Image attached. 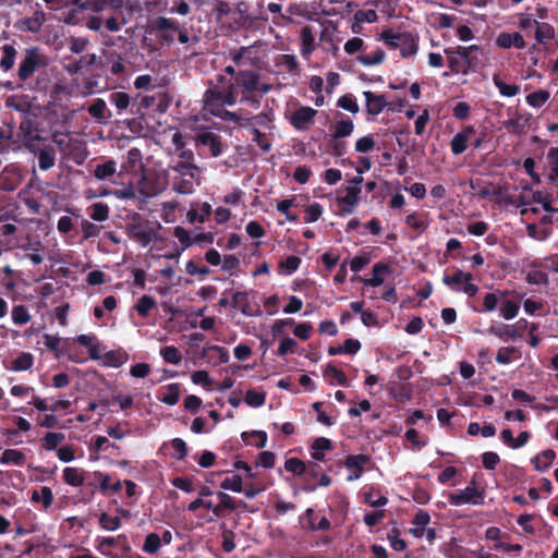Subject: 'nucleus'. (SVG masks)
<instances>
[{"mask_svg": "<svg viewBox=\"0 0 558 558\" xmlns=\"http://www.w3.org/2000/svg\"><path fill=\"white\" fill-rule=\"evenodd\" d=\"M172 189L179 194H192L195 184H199V168L190 161H178L170 166Z\"/></svg>", "mask_w": 558, "mask_h": 558, "instance_id": "1", "label": "nucleus"}, {"mask_svg": "<svg viewBox=\"0 0 558 558\" xmlns=\"http://www.w3.org/2000/svg\"><path fill=\"white\" fill-rule=\"evenodd\" d=\"M48 65L47 57L38 47L25 49V53L21 59L17 68V77L23 83L20 87L28 83V81Z\"/></svg>", "mask_w": 558, "mask_h": 558, "instance_id": "2", "label": "nucleus"}, {"mask_svg": "<svg viewBox=\"0 0 558 558\" xmlns=\"http://www.w3.org/2000/svg\"><path fill=\"white\" fill-rule=\"evenodd\" d=\"M380 39L392 49H400L403 58H409L417 52V39L408 32L397 33L391 28L384 29Z\"/></svg>", "mask_w": 558, "mask_h": 558, "instance_id": "3", "label": "nucleus"}, {"mask_svg": "<svg viewBox=\"0 0 558 558\" xmlns=\"http://www.w3.org/2000/svg\"><path fill=\"white\" fill-rule=\"evenodd\" d=\"M204 109L215 117L223 116L225 106H234L238 101L233 92H223L214 85L206 89L203 96Z\"/></svg>", "mask_w": 558, "mask_h": 558, "instance_id": "4", "label": "nucleus"}, {"mask_svg": "<svg viewBox=\"0 0 558 558\" xmlns=\"http://www.w3.org/2000/svg\"><path fill=\"white\" fill-rule=\"evenodd\" d=\"M125 232L130 239L137 242L142 247H147L156 238V230L148 221L143 222L140 214H135L125 226Z\"/></svg>", "mask_w": 558, "mask_h": 558, "instance_id": "5", "label": "nucleus"}, {"mask_svg": "<svg viewBox=\"0 0 558 558\" xmlns=\"http://www.w3.org/2000/svg\"><path fill=\"white\" fill-rule=\"evenodd\" d=\"M44 344L46 348L52 352L54 357L60 359L63 355H66L70 361L75 363H82L84 360L78 357L76 354V348L73 342L69 340L62 341V339L58 336L45 333L43 336Z\"/></svg>", "mask_w": 558, "mask_h": 558, "instance_id": "6", "label": "nucleus"}, {"mask_svg": "<svg viewBox=\"0 0 558 558\" xmlns=\"http://www.w3.org/2000/svg\"><path fill=\"white\" fill-rule=\"evenodd\" d=\"M475 481L472 480L470 485L464 489L457 490L456 493H451L448 496L449 504L452 506H461V505H482L485 492L484 489H478L475 487Z\"/></svg>", "mask_w": 558, "mask_h": 558, "instance_id": "7", "label": "nucleus"}, {"mask_svg": "<svg viewBox=\"0 0 558 558\" xmlns=\"http://www.w3.org/2000/svg\"><path fill=\"white\" fill-rule=\"evenodd\" d=\"M153 29L161 46H170L179 32V22L173 19L159 16L154 21Z\"/></svg>", "mask_w": 558, "mask_h": 558, "instance_id": "8", "label": "nucleus"}, {"mask_svg": "<svg viewBox=\"0 0 558 558\" xmlns=\"http://www.w3.org/2000/svg\"><path fill=\"white\" fill-rule=\"evenodd\" d=\"M236 96L239 94H251L259 88V73L253 70L238 71L234 84Z\"/></svg>", "mask_w": 558, "mask_h": 558, "instance_id": "9", "label": "nucleus"}, {"mask_svg": "<svg viewBox=\"0 0 558 558\" xmlns=\"http://www.w3.org/2000/svg\"><path fill=\"white\" fill-rule=\"evenodd\" d=\"M529 326V323L526 319H520L515 325H507V324H498V325H492L487 332L494 336L499 337L500 339L507 340V339H517L521 338L524 333V330Z\"/></svg>", "mask_w": 558, "mask_h": 558, "instance_id": "10", "label": "nucleus"}, {"mask_svg": "<svg viewBox=\"0 0 558 558\" xmlns=\"http://www.w3.org/2000/svg\"><path fill=\"white\" fill-rule=\"evenodd\" d=\"M371 460V456L364 453L347 456L342 462V464L351 471L347 481L353 482L359 480L365 471V465L368 464Z\"/></svg>", "mask_w": 558, "mask_h": 558, "instance_id": "11", "label": "nucleus"}, {"mask_svg": "<svg viewBox=\"0 0 558 558\" xmlns=\"http://www.w3.org/2000/svg\"><path fill=\"white\" fill-rule=\"evenodd\" d=\"M476 134V130L473 125H465L458 132L450 142L451 153L456 156L463 154L468 148V143Z\"/></svg>", "mask_w": 558, "mask_h": 558, "instance_id": "12", "label": "nucleus"}, {"mask_svg": "<svg viewBox=\"0 0 558 558\" xmlns=\"http://www.w3.org/2000/svg\"><path fill=\"white\" fill-rule=\"evenodd\" d=\"M316 114L317 111L315 109L311 107H301L292 113L290 123L294 129L305 131L314 123Z\"/></svg>", "mask_w": 558, "mask_h": 558, "instance_id": "13", "label": "nucleus"}, {"mask_svg": "<svg viewBox=\"0 0 558 558\" xmlns=\"http://www.w3.org/2000/svg\"><path fill=\"white\" fill-rule=\"evenodd\" d=\"M250 294L246 291H236L232 293L231 306L239 310L244 316H254L260 313L258 305H252Z\"/></svg>", "mask_w": 558, "mask_h": 558, "instance_id": "14", "label": "nucleus"}, {"mask_svg": "<svg viewBox=\"0 0 558 558\" xmlns=\"http://www.w3.org/2000/svg\"><path fill=\"white\" fill-rule=\"evenodd\" d=\"M20 131L23 134L25 146L33 153L36 151V144L41 141V136L37 134V128L29 118L22 120Z\"/></svg>", "mask_w": 558, "mask_h": 558, "instance_id": "15", "label": "nucleus"}, {"mask_svg": "<svg viewBox=\"0 0 558 558\" xmlns=\"http://www.w3.org/2000/svg\"><path fill=\"white\" fill-rule=\"evenodd\" d=\"M217 498L219 499V504L216 505V517L222 518L226 515V511H234L238 508H246V504L242 500H235L229 494L223 492L217 493Z\"/></svg>", "mask_w": 558, "mask_h": 558, "instance_id": "16", "label": "nucleus"}, {"mask_svg": "<svg viewBox=\"0 0 558 558\" xmlns=\"http://www.w3.org/2000/svg\"><path fill=\"white\" fill-rule=\"evenodd\" d=\"M196 142L208 147L213 157H218L222 153L220 136L216 133L209 131L201 132L196 136Z\"/></svg>", "mask_w": 558, "mask_h": 558, "instance_id": "17", "label": "nucleus"}, {"mask_svg": "<svg viewBox=\"0 0 558 558\" xmlns=\"http://www.w3.org/2000/svg\"><path fill=\"white\" fill-rule=\"evenodd\" d=\"M46 21V15L43 11H35L32 16H26L17 22V27L23 32L38 33Z\"/></svg>", "mask_w": 558, "mask_h": 558, "instance_id": "18", "label": "nucleus"}, {"mask_svg": "<svg viewBox=\"0 0 558 558\" xmlns=\"http://www.w3.org/2000/svg\"><path fill=\"white\" fill-rule=\"evenodd\" d=\"M496 44L499 48L509 49L514 47L517 49H524L526 47V43L524 37L518 33H507L502 32L497 36Z\"/></svg>", "mask_w": 558, "mask_h": 558, "instance_id": "19", "label": "nucleus"}, {"mask_svg": "<svg viewBox=\"0 0 558 558\" xmlns=\"http://www.w3.org/2000/svg\"><path fill=\"white\" fill-rule=\"evenodd\" d=\"M345 195L338 198V203L342 205L341 214H352L354 207L360 202L361 189L357 186H348Z\"/></svg>", "mask_w": 558, "mask_h": 558, "instance_id": "20", "label": "nucleus"}, {"mask_svg": "<svg viewBox=\"0 0 558 558\" xmlns=\"http://www.w3.org/2000/svg\"><path fill=\"white\" fill-rule=\"evenodd\" d=\"M366 101V111L371 116L379 114L388 105L385 95H376L371 90L363 93Z\"/></svg>", "mask_w": 558, "mask_h": 558, "instance_id": "21", "label": "nucleus"}, {"mask_svg": "<svg viewBox=\"0 0 558 558\" xmlns=\"http://www.w3.org/2000/svg\"><path fill=\"white\" fill-rule=\"evenodd\" d=\"M104 66L112 75L120 76L125 72L124 59L117 51H107L105 53Z\"/></svg>", "mask_w": 558, "mask_h": 558, "instance_id": "22", "label": "nucleus"}, {"mask_svg": "<svg viewBox=\"0 0 558 558\" xmlns=\"http://www.w3.org/2000/svg\"><path fill=\"white\" fill-rule=\"evenodd\" d=\"M530 121V116L524 117L515 112L514 117L504 122V128L509 134L522 135L525 133V128Z\"/></svg>", "mask_w": 558, "mask_h": 558, "instance_id": "23", "label": "nucleus"}, {"mask_svg": "<svg viewBox=\"0 0 558 558\" xmlns=\"http://www.w3.org/2000/svg\"><path fill=\"white\" fill-rule=\"evenodd\" d=\"M180 384H169L158 391V400L167 405H174L180 399Z\"/></svg>", "mask_w": 558, "mask_h": 558, "instance_id": "24", "label": "nucleus"}, {"mask_svg": "<svg viewBox=\"0 0 558 558\" xmlns=\"http://www.w3.org/2000/svg\"><path fill=\"white\" fill-rule=\"evenodd\" d=\"M38 157V167L43 171H47L54 166L56 162V149L52 146H45L44 148H37L34 153Z\"/></svg>", "mask_w": 558, "mask_h": 558, "instance_id": "25", "label": "nucleus"}, {"mask_svg": "<svg viewBox=\"0 0 558 558\" xmlns=\"http://www.w3.org/2000/svg\"><path fill=\"white\" fill-rule=\"evenodd\" d=\"M391 268L385 263H376L373 266L372 278L363 279V283L369 287H379L384 283V275L390 274Z\"/></svg>", "mask_w": 558, "mask_h": 558, "instance_id": "26", "label": "nucleus"}, {"mask_svg": "<svg viewBox=\"0 0 558 558\" xmlns=\"http://www.w3.org/2000/svg\"><path fill=\"white\" fill-rule=\"evenodd\" d=\"M0 69L3 72H9L13 69L17 57V50L13 45L5 44L1 48Z\"/></svg>", "mask_w": 558, "mask_h": 558, "instance_id": "27", "label": "nucleus"}, {"mask_svg": "<svg viewBox=\"0 0 558 558\" xmlns=\"http://www.w3.org/2000/svg\"><path fill=\"white\" fill-rule=\"evenodd\" d=\"M311 448V457L315 461L323 462L326 460L324 451L332 449V441L326 437H318L313 441Z\"/></svg>", "mask_w": 558, "mask_h": 558, "instance_id": "28", "label": "nucleus"}, {"mask_svg": "<svg viewBox=\"0 0 558 558\" xmlns=\"http://www.w3.org/2000/svg\"><path fill=\"white\" fill-rule=\"evenodd\" d=\"M25 462V453L17 449H5L0 457L1 464L23 466Z\"/></svg>", "mask_w": 558, "mask_h": 558, "instance_id": "29", "label": "nucleus"}, {"mask_svg": "<svg viewBox=\"0 0 558 558\" xmlns=\"http://www.w3.org/2000/svg\"><path fill=\"white\" fill-rule=\"evenodd\" d=\"M535 27V40L538 44L546 45L547 40L555 39L556 32L551 24L547 22H537Z\"/></svg>", "mask_w": 558, "mask_h": 558, "instance_id": "30", "label": "nucleus"}, {"mask_svg": "<svg viewBox=\"0 0 558 558\" xmlns=\"http://www.w3.org/2000/svg\"><path fill=\"white\" fill-rule=\"evenodd\" d=\"M556 458V452L553 449H546L541 453L536 454L532 459V463L537 471H546Z\"/></svg>", "mask_w": 558, "mask_h": 558, "instance_id": "31", "label": "nucleus"}, {"mask_svg": "<svg viewBox=\"0 0 558 558\" xmlns=\"http://www.w3.org/2000/svg\"><path fill=\"white\" fill-rule=\"evenodd\" d=\"M53 499V493L48 486H43L39 490L34 489L31 496V500L33 502H41L45 510L52 506Z\"/></svg>", "mask_w": 558, "mask_h": 558, "instance_id": "32", "label": "nucleus"}, {"mask_svg": "<svg viewBox=\"0 0 558 558\" xmlns=\"http://www.w3.org/2000/svg\"><path fill=\"white\" fill-rule=\"evenodd\" d=\"M241 437L246 445H253L259 449L267 445V434L264 430L243 432Z\"/></svg>", "mask_w": 558, "mask_h": 558, "instance_id": "33", "label": "nucleus"}, {"mask_svg": "<svg viewBox=\"0 0 558 558\" xmlns=\"http://www.w3.org/2000/svg\"><path fill=\"white\" fill-rule=\"evenodd\" d=\"M87 111L98 122H105L110 118V114H107V105L102 98H96L87 108Z\"/></svg>", "mask_w": 558, "mask_h": 558, "instance_id": "34", "label": "nucleus"}, {"mask_svg": "<svg viewBox=\"0 0 558 558\" xmlns=\"http://www.w3.org/2000/svg\"><path fill=\"white\" fill-rule=\"evenodd\" d=\"M465 281H472V274L465 272L461 269H457L453 275H445L442 282L451 289H456L457 286H463Z\"/></svg>", "mask_w": 558, "mask_h": 558, "instance_id": "35", "label": "nucleus"}, {"mask_svg": "<svg viewBox=\"0 0 558 558\" xmlns=\"http://www.w3.org/2000/svg\"><path fill=\"white\" fill-rule=\"evenodd\" d=\"M301 52L303 56H308L315 48V35L311 26H304L301 31Z\"/></svg>", "mask_w": 558, "mask_h": 558, "instance_id": "36", "label": "nucleus"}, {"mask_svg": "<svg viewBox=\"0 0 558 558\" xmlns=\"http://www.w3.org/2000/svg\"><path fill=\"white\" fill-rule=\"evenodd\" d=\"M34 365V356L29 352H22L11 362L10 369L14 372L28 371Z\"/></svg>", "mask_w": 558, "mask_h": 558, "instance_id": "37", "label": "nucleus"}, {"mask_svg": "<svg viewBox=\"0 0 558 558\" xmlns=\"http://www.w3.org/2000/svg\"><path fill=\"white\" fill-rule=\"evenodd\" d=\"M63 481L71 486L78 487L84 484V472L77 468L66 466L63 470Z\"/></svg>", "mask_w": 558, "mask_h": 558, "instance_id": "38", "label": "nucleus"}, {"mask_svg": "<svg viewBox=\"0 0 558 558\" xmlns=\"http://www.w3.org/2000/svg\"><path fill=\"white\" fill-rule=\"evenodd\" d=\"M354 130L353 121L350 118L341 119L335 124V132L332 137L335 140H340L347 136H350Z\"/></svg>", "mask_w": 558, "mask_h": 558, "instance_id": "39", "label": "nucleus"}, {"mask_svg": "<svg viewBox=\"0 0 558 558\" xmlns=\"http://www.w3.org/2000/svg\"><path fill=\"white\" fill-rule=\"evenodd\" d=\"M157 306L155 299L150 295H143L138 299L134 308L143 318L147 317L153 308Z\"/></svg>", "mask_w": 558, "mask_h": 558, "instance_id": "40", "label": "nucleus"}, {"mask_svg": "<svg viewBox=\"0 0 558 558\" xmlns=\"http://www.w3.org/2000/svg\"><path fill=\"white\" fill-rule=\"evenodd\" d=\"M109 101L113 106H116L119 113L126 110L131 105V98L128 93L124 92H113L109 95Z\"/></svg>", "mask_w": 558, "mask_h": 558, "instance_id": "41", "label": "nucleus"}, {"mask_svg": "<svg viewBox=\"0 0 558 558\" xmlns=\"http://www.w3.org/2000/svg\"><path fill=\"white\" fill-rule=\"evenodd\" d=\"M494 85L498 88L499 93L505 97H513L520 92L517 84H506L498 74L493 76Z\"/></svg>", "mask_w": 558, "mask_h": 558, "instance_id": "42", "label": "nucleus"}, {"mask_svg": "<svg viewBox=\"0 0 558 558\" xmlns=\"http://www.w3.org/2000/svg\"><path fill=\"white\" fill-rule=\"evenodd\" d=\"M301 263L302 259L299 256L290 255L279 263V271L286 276H290L299 269Z\"/></svg>", "mask_w": 558, "mask_h": 558, "instance_id": "43", "label": "nucleus"}, {"mask_svg": "<svg viewBox=\"0 0 558 558\" xmlns=\"http://www.w3.org/2000/svg\"><path fill=\"white\" fill-rule=\"evenodd\" d=\"M117 163L114 160H107L104 163L97 165L94 170V175L98 180H106L116 173Z\"/></svg>", "mask_w": 558, "mask_h": 558, "instance_id": "44", "label": "nucleus"}, {"mask_svg": "<svg viewBox=\"0 0 558 558\" xmlns=\"http://www.w3.org/2000/svg\"><path fill=\"white\" fill-rule=\"evenodd\" d=\"M244 402L252 408H260L266 402V392L248 389L244 396Z\"/></svg>", "mask_w": 558, "mask_h": 558, "instance_id": "45", "label": "nucleus"}, {"mask_svg": "<svg viewBox=\"0 0 558 558\" xmlns=\"http://www.w3.org/2000/svg\"><path fill=\"white\" fill-rule=\"evenodd\" d=\"M324 376L329 380L330 384L336 381L340 386L347 385V376L343 371L337 368L332 364H328L324 371Z\"/></svg>", "mask_w": 558, "mask_h": 558, "instance_id": "46", "label": "nucleus"}, {"mask_svg": "<svg viewBox=\"0 0 558 558\" xmlns=\"http://www.w3.org/2000/svg\"><path fill=\"white\" fill-rule=\"evenodd\" d=\"M385 51L381 48H377L375 51L359 56L357 60L366 66L380 64L385 60Z\"/></svg>", "mask_w": 558, "mask_h": 558, "instance_id": "47", "label": "nucleus"}, {"mask_svg": "<svg viewBox=\"0 0 558 558\" xmlns=\"http://www.w3.org/2000/svg\"><path fill=\"white\" fill-rule=\"evenodd\" d=\"M160 355L166 363L179 364L182 361V354L180 350L174 345H166L161 348Z\"/></svg>", "mask_w": 558, "mask_h": 558, "instance_id": "48", "label": "nucleus"}, {"mask_svg": "<svg viewBox=\"0 0 558 558\" xmlns=\"http://www.w3.org/2000/svg\"><path fill=\"white\" fill-rule=\"evenodd\" d=\"M550 94L548 90L538 89L526 96V102L533 108H541L549 99Z\"/></svg>", "mask_w": 558, "mask_h": 558, "instance_id": "49", "label": "nucleus"}, {"mask_svg": "<svg viewBox=\"0 0 558 558\" xmlns=\"http://www.w3.org/2000/svg\"><path fill=\"white\" fill-rule=\"evenodd\" d=\"M11 315L13 323L19 326L27 324L32 318L28 310L24 305L13 306Z\"/></svg>", "mask_w": 558, "mask_h": 558, "instance_id": "50", "label": "nucleus"}, {"mask_svg": "<svg viewBox=\"0 0 558 558\" xmlns=\"http://www.w3.org/2000/svg\"><path fill=\"white\" fill-rule=\"evenodd\" d=\"M220 487L225 490H231L234 493H242L243 490V480L242 476L235 474L231 477H226L221 483Z\"/></svg>", "mask_w": 558, "mask_h": 558, "instance_id": "51", "label": "nucleus"}, {"mask_svg": "<svg viewBox=\"0 0 558 558\" xmlns=\"http://www.w3.org/2000/svg\"><path fill=\"white\" fill-rule=\"evenodd\" d=\"M160 546V536L157 533H149L145 537L143 551L154 555L159 550Z\"/></svg>", "mask_w": 558, "mask_h": 558, "instance_id": "52", "label": "nucleus"}, {"mask_svg": "<svg viewBox=\"0 0 558 558\" xmlns=\"http://www.w3.org/2000/svg\"><path fill=\"white\" fill-rule=\"evenodd\" d=\"M63 440H64V434L49 432L43 438L41 446L45 450L50 451V450H54L58 447V445L60 442H62Z\"/></svg>", "mask_w": 558, "mask_h": 558, "instance_id": "53", "label": "nucleus"}, {"mask_svg": "<svg viewBox=\"0 0 558 558\" xmlns=\"http://www.w3.org/2000/svg\"><path fill=\"white\" fill-rule=\"evenodd\" d=\"M400 530L393 527L387 534V538L390 543V546L396 551H403L407 548V542L400 537Z\"/></svg>", "mask_w": 558, "mask_h": 558, "instance_id": "54", "label": "nucleus"}, {"mask_svg": "<svg viewBox=\"0 0 558 558\" xmlns=\"http://www.w3.org/2000/svg\"><path fill=\"white\" fill-rule=\"evenodd\" d=\"M109 206L105 203H95L92 205L90 218L95 221H106L109 218Z\"/></svg>", "mask_w": 558, "mask_h": 558, "instance_id": "55", "label": "nucleus"}, {"mask_svg": "<svg viewBox=\"0 0 558 558\" xmlns=\"http://www.w3.org/2000/svg\"><path fill=\"white\" fill-rule=\"evenodd\" d=\"M99 524L106 531H116L121 526V520L119 517H112L107 512H102L99 515Z\"/></svg>", "mask_w": 558, "mask_h": 558, "instance_id": "56", "label": "nucleus"}, {"mask_svg": "<svg viewBox=\"0 0 558 558\" xmlns=\"http://www.w3.org/2000/svg\"><path fill=\"white\" fill-rule=\"evenodd\" d=\"M284 469L296 476H301L306 471V464L299 458H289L284 462Z\"/></svg>", "mask_w": 558, "mask_h": 558, "instance_id": "57", "label": "nucleus"}, {"mask_svg": "<svg viewBox=\"0 0 558 558\" xmlns=\"http://www.w3.org/2000/svg\"><path fill=\"white\" fill-rule=\"evenodd\" d=\"M300 524L303 530L311 532L317 531L315 523V510L313 508H307L305 512L300 517Z\"/></svg>", "mask_w": 558, "mask_h": 558, "instance_id": "58", "label": "nucleus"}, {"mask_svg": "<svg viewBox=\"0 0 558 558\" xmlns=\"http://www.w3.org/2000/svg\"><path fill=\"white\" fill-rule=\"evenodd\" d=\"M520 305L515 301L507 300L500 306L501 315L505 319L510 320L518 315Z\"/></svg>", "mask_w": 558, "mask_h": 558, "instance_id": "59", "label": "nucleus"}, {"mask_svg": "<svg viewBox=\"0 0 558 558\" xmlns=\"http://www.w3.org/2000/svg\"><path fill=\"white\" fill-rule=\"evenodd\" d=\"M304 222L311 223L317 221L323 215V206L318 203L308 205L304 211Z\"/></svg>", "mask_w": 558, "mask_h": 558, "instance_id": "60", "label": "nucleus"}, {"mask_svg": "<svg viewBox=\"0 0 558 558\" xmlns=\"http://www.w3.org/2000/svg\"><path fill=\"white\" fill-rule=\"evenodd\" d=\"M338 107L348 110L352 113H357L360 108L355 97L352 94H345L338 99Z\"/></svg>", "mask_w": 558, "mask_h": 558, "instance_id": "61", "label": "nucleus"}, {"mask_svg": "<svg viewBox=\"0 0 558 558\" xmlns=\"http://www.w3.org/2000/svg\"><path fill=\"white\" fill-rule=\"evenodd\" d=\"M270 122H271V119H270L269 114H267V113H259V114H256L254 117L246 119V125H250L251 129H259V128L268 129Z\"/></svg>", "mask_w": 558, "mask_h": 558, "instance_id": "62", "label": "nucleus"}, {"mask_svg": "<svg viewBox=\"0 0 558 558\" xmlns=\"http://www.w3.org/2000/svg\"><path fill=\"white\" fill-rule=\"evenodd\" d=\"M253 134V142L257 144V146L265 153L271 149V143L267 138L265 133H262L259 129H251Z\"/></svg>", "mask_w": 558, "mask_h": 558, "instance_id": "63", "label": "nucleus"}, {"mask_svg": "<svg viewBox=\"0 0 558 558\" xmlns=\"http://www.w3.org/2000/svg\"><path fill=\"white\" fill-rule=\"evenodd\" d=\"M83 240L97 238L100 233L101 227L97 226L88 220H83L81 223Z\"/></svg>", "mask_w": 558, "mask_h": 558, "instance_id": "64", "label": "nucleus"}]
</instances>
